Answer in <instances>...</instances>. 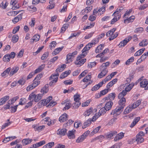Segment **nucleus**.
Listing matches in <instances>:
<instances>
[{
  "mask_svg": "<svg viewBox=\"0 0 148 148\" xmlns=\"http://www.w3.org/2000/svg\"><path fill=\"white\" fill-rule=\"evenodd\" d=\"M106 112H99L95 114V115L92 117V119H89L85 122L83 125L82 128L84 129L89 125L91 123V121H94L98 119L100 116L103 115L105 114Z\"/></svg>",
  "mask_w": 148,
  "mask_h": 148,
  "instance_id": "nucleus-1",
  "label": "nucleus"
},
{
  "mask_svg": "<svg viewBox=\"0 0 148 148\" xmlns=\"http://www.w3.org/2000/svg\"><path fill=\"white\" fill-rule=\"evenodd\" d=\"M141 100H139L137 101L132 105H130L125 109L124 111H131L138 106L141 103Z\"/></svg>",
  "mask_w": 148,
  "mask_h": 148,
  "instance_id": "nucleus-2",
  "label": "nucleus"
},
{
  "mask_svg": "<svg viewBox=\"0 0 148 148\" xmlns=\"http://www.w3.org/2000/svg\"><path fill=\"white\" fill-rule=\"evenodd\" d=\"M145 135L144 133L142 131L139 132L136 136V141L138 143H141L144 141V139L143 136Z\"/></svg>",
  "mask_w": 148,
  "mask_h": 148,
  "instance_id": "nucleus-3",
  "label": "nucleus"
},
{
  "mask_svg": "<svg viewBox=\"0 0 148 148\" xmlns=\"http://www.w3.org/2000/svg\"><path fill=\"white\" fill-rule=\"evenodd\" d=\"M80 96L79 95L76 94L74 96V100L76 102L75 103L74 105L73 106V108H77L80 105L81 103L79 101Z\"/></svg>",
  "mask_w": 148,
  "mask_h": 148,
  "instance_id": "nucleus-4",
  "label": "nucleus"
},
{
  "mask_svg": "<svg viewBox=\"0 0 148 148\" xmlns=\"http://www.w3.org/2000/svg\"><path fill=\"white\" fill-rule=\"evenodd\" d=\"M37 79H34L33 81V83L32 84L30 85L27 88V90L29 91L32 90L33 88L37 86L40 83V81H37Z\"/></svg>",
  "mask_w": 148,
  "mask_h": 148,
  "instance_id": "nucleus-5",
  "label": "nucleus"
},
{
  "mask_svg": "<svg viewBox=\"0 0 148 148\" xmlns=\"http://www.w3.org/2000/svg\"><path fill=\"white\" fill-rule=\"evenodd\" d=\"M113 104V103L112 101L108 102L106 103L105 106L101 108L99 111H105V110L108 111L110 110Z\"/></svg>",
  "mask_w": 148,
  "mask_h": 148,
  "instance_id": "nucleus-6",
  "label": "nucleus"
},
{
  "mask_svg": "<svg viewBox=\"0 0 148 148\" xmlns=\"http://www.w3.org/2000/svg\"><path fill=\"white\" fill-rule=\"evenodd\" d=\"M59 75V74L57 73L56 74L52 75L50 77L49 79H53L52 81L50 82L49 84L50 86H51L53 83H56L58 80V77Z\"/></svg>",
  "mask_w": 148,
  "mask_h": 148,
  "instance_id": "nucleus-7",
  "label": "nucleus"
},
{
  "mask_svg": "<svg viewBox=\"0 0 148 148\" xmlns=\"http://www.w3.org/2000/svg\"><path fill=\"white\" fill-rule=\"evenodd\" d=\"M140 84L141 87H145V90H148V82L146 79L143 80L140 82Z\"/></svg>",
  "mask_w": 148,
  "mask_h": 148,
  "instance_id": "nucleus-8",
  "label": "nucleus"
},
{
  "mask_svg": "<svg viewBox=\"0 0 148 148\" xmlns=\"http://www.w3.org/2000/svg\"><path fill=\"white\" fill-rule=\"evenodd\" d=\"M75 130H73L71 131H69L68 132L67 136L70 139H74L75 138Z\"/></svg>",
  "mask_w": 148,
  "mask_h": 148,
  "instance_id": "nucleus-9",
  "label": "nucleus"
},
{
  "mask_svg": "<svg viewBox=\"0 0 148 148\" xmlns=\"http://www.w3.org/2000/svg\"><path fill=\"white\" fill-rule=\"evenodd\" d=\"M67 130L65 128L59 129L57 131L56 133L58 135L64 136L66 134Z\"/></svg>",
  "mask_w": 148,
  "mask_h": 148,
  "instance_id": "nucleus-10",
  "label": "nucleus"
},
{
  "mask_svg": "<svg viewBox=\"0 0 148 148\" xmlns=\"http://www.w3.org/2000/svg\"><path fill=\"white\" fill-rule=\"evenodd\" d=\"M68 118V115L66 113H64L60 117L59 120L60 122H63L67 120Z\"/></svg>",
  "mask_w": 148,
  "mask_h": 148,
  "instance_id": "nucleus-11",
  "label": "nucleus"
},
{
  "mask_svg": "<svg viewBox=\"0 0 148 148\" xmlns=\"http://www.w3.org/2000/svg\"><path fill=\"white\" fill-rule=\"evenodd\" d=\"M22 14H21L19 15H18L17 16L15 17L12 20L13 22L14 23H16L18 22L19 21L21 20L22 18Z\"/></svg>",
  "mask_w": 148,
  "mask_h": 148,
  "instance_id": "nucleus-12",
  "label": "nucleus"
},
{
  "mask_svg": "<svg viewBox=\"0 0 148 148\" xmlns=\"http://www.w3.org/2000/svg\"><path fill=\"white\" fill-rule=\"evenodd\" d=\"M124 133L121 132L116 135L114 138V141H116L120 139H122L124 136Z\"/></svg>",
  "mask_w": 148,
  "mask_h": 148,
  "instance_id": "nucleus-13",
  "label": "nucleus"
},
{
  "mask_svg": "<svg viewBox=\"0 0 148 148\" xmlns=\"http://www.w3.org/2000/svg\"><path fill=\"white\" fill-rule=\"evenodd\" d=\"M102 70V71L99 74L98 77L99 78H101L105 76L108 72V70Z\"/></svg>",
  "mask_w": 148,
  "mask_h": 148,
  "instance_id": "nucleus-14",
  "label": "nucleus"
},
{
  "mask_svg": "<svg viewBox=\"0 0 148 148\" xmlns=\"http://www.w3.org/2000/svg\"><path fill=\"white\" fill-rule=\"evenodd\" d=\"M71 72V71L70 70L65 71L60 76V78L61 79L67 77V75H69Z\"/></svg>",
  "mask_w": 148,
  "mask_h": 148,
  "instance_id": "nucleus-15",
  "label": "nucleus"
},
{
  "mask_svg": "<svg viewBox=\"0 0 148 148\" xmlns=\"http://www.w3.org/2000/svg\"><path fill=\"white\" fill-rule=\"evenodd\" d=\"M133 86V85L130 86V84L129 85H128V88L127 87L126 88H125V90H123L122 92H121L122 94L123 95V96H125V95L127 93V92L129 91L130 90H131Z\"/></svg>",
  "mask_w": 148,
  "mask_h": 148,
  "instance_id": "nucleus-16",
  "label": "nucleus"
},
{
  "mask_svg": "<svg viewBox=\"0 0 148 148\" xmlns=\"http://www.w3.org/2000/svg\"><path fill=\"white\" fill-rule=\"evenodd\" d=\"M32 141V139H25L22 140V143L23 145H25L30 143Z\"/></svg>",
  "mask_w": 148,
  "mask_h": 148,
  "instance_id": "nucleus-17",
  "label": "nucleus"
},
{
  "mask_svg": "<svg viewBox=\"0 0 148 148\" xmlns=\"http://www.w3.org/2000/svg\"><path fill=\"white\" fill-rule=\"evenodd\" d=\"M9 99V97L8 96H5L0 99V105H2Z\"/></svg>",
  "mask_w": 148,
  "mask_h": 148,
  "instance_id": "nucleus-18",
  "label": "nucleus"
},
{
  "mask_svg": "<svg viewBox=\"0 0 148 148\" xmlns=\"http://www.w3.org/2000/svg\"><path fill=\"white\" fill-rule=\"evenodd\" d=\"M18 69L19 68L18 66H15L13 67L10 72L9 75L10 76H12L14 74L18 71Z\"/></svg>",
  "mask_w": 148,
  "mask_h": 148,
  "instance_id": "nucleus-19",
  "label": "nucleus"
},
{
  "mask_svg": "<svg viewBox=\"0 0 148 148\" xmlns=\"http://www.w3.org/2000/svg\"><path fill=\"white\" fill-rule=\"evenodd\" d=\"M103 85L102 82H100L98 84H97L93 86L91 90L92 91L96 90L101 87Z\"/></svg>",
  "mask_w": 148,
  "mask_h": 148,
  "instance_id": "nucleus-20",
  "label": "nucleus"
},
{
  "mask_svg": "<svg viewBox=\"0 0 148 148\" xmlns=\"http://www.w3.org/2000/svg\"><path fill=\"white\" fill-rule=\"evenodd\" d=\"M16 138V137L15 136L8 137L5 138L3 141V142L4 143H6L10 140H12Z\"/></svg>",
  "mask_w": 148,
  "mask_h": 148,
  "instance_id": "nucleus-21",
  "label": "nucleus"
},
{
  "mask_svg": "<svg viewBox=\"0 0 148 148\" xmlns=\"http://www.w3.org/2000/svg\"><path fill=\"white\" fill-rule=\"evenodd\" d=\"M114 16V18L111 20V24H114L115 22L117 21L118 20H119L121 18V15H117V17L116 16V15Z\"/></svg>",
  "mask_w": 148,
  "mask_h": 148,
  "instance_id": "nucleus-22",
  "label": "nucleus"
},
{
  "mask_svg": "<svg viewBox=\"0 0 148 148\" xmlns=\"http://www.w3.org/2000/svg\"><path fill=\"white\" fill-rule=\"evenodd\" d=\"M11 69L10 67L7 68L1 74V76L3 77L6 76L7 75H8Z\"/></svg>",
  "mask_w": 148,
  "mask_h": 148,
  "instance_id": "nucleus-23",
  "label": "nucleus"
},
{
  "mask_svg": "<svg viewBox=\"0 0 148 148\" xmlns=\"http://www.w3.org/2000/svg\"><path fill=\"white\" fill-rule=\"evenodd\" d=\"M117 134V132L116 131L111 132L109 134H108L106 135L107 138H110L113 136Z\"/></svg>",
  "mask_w": 148,
  "mask_h": 148,
  "instance_id": "nucleus-24",
  "label": "nucleus"
},
{
  "mask_svg": "<svg viewBox=\"0 0 148 148\" xmlns=\"http://www.w3.org/2000/svg\"><path fill=\"white\" fill-rule=\"evenodd\" d=\"M104 45H103L101 44L97 47L95 49V52L96 53H99L100 52L103 50Z\"/></svg>",
  "mask_w": 148,
  "mask_h": 148,
  "instance_id": "nucleus-25",
  "label": "nucleus"
},
{
  "mask_svg": "<svg viewBox=\"0 0 148 148\" xmlns=\"http://www.w3.org/2000/svg\"><path fill=\"white\" fill-rule=\"evenodd\" d=\"M27 10L31 13H33L37 11V8L32 6H28L27 8Z\"/></svg>",
  "mask_w": 148,
  "mask_h": 148,
  "instance_id": "nucleus-26",
  "label": "nucleus"
},
{
  "mask_svg": "<svg viewBox=\"0 0 148 148\" xmlns=\"http://www.w3.org/2000/svg\"><path fill=\"white\" fill-rule=\"evenodd\" d=\"M42 94H40L37 95H35L34 101L36 102H38L42 99Z\"/></svg>",
  "mask_w": 148,
  "mask_h": 148,
  "instance_id": "nucleus-27",
  "label": "nucleus"
},
{
  "mask_svg": "<svg viewBox=\"0 0 148 148\" xmlns=\"http://www.w3.org/2000/svg\"><path fill=\"white\" fill-rule=\"evenodd\" d=\"M45 66V64H42L41 66H40L38 69L35 71V73L36 74L40 72L44 69Z\"/></svg>",
  "mask_w": 148,
  "mask_h": 148,
  "instance_id": "nucleus-28",
  "label": "nucleus"
},
{
  "mask_svg": "<svg viewBox=\"0 0 148 148\" xmlns=\"http://www.w3.org/2000/svg\"><path fill=\"white\" fill-rule=\"evenodd\" d=\"M135 18V17L134 16H131L129 18H128V19L125 20H124V23H129L130 22H132L133 21L134 19Z\"/></svg>",
  "mask_w": 148,
  "mask_h": 148,
  "instance_id": "nucleus-29",
  "label": "nucleus"
},
{
  "mask_svg": "<svg viewBox=\"0 0 148 148\" xmlns=\"http://www.w3.org/2000/svg\"><path fill=\"white\" fill-rule=\"evenodd\" d=\"M101 126H99L98 127L95 128L93 131L91 132L90 134L92 136L94 134L97 133L101 128Z\"/></svg>",
  "mask_w": 148,
  "mask_h": 148,
  "instance_id": "nucleus-30",
  "label": "nucleus"
},
{
  "mask_svg": "<svg viewBox=\"0 0 148 148\" xmlns=\"http://www.w3.org/2000/svg\"><path fill=\"white\" fill-rule=\"evenodd\" d=\"M85 139H86V138L84 136V135H82L78 138L76 140V142L77 143H80L84 140Z\"/></svg>",
  "mask_w": 148,
  "mask_h": 148,
  "instance_id": "nucleus-31",
  "label": "nucleus"
},
{
  "mask_svg": "<svg viewBox=\"0 0 148 148\" xmlns=\"http://www.w3.org/2000/svg\"><path fill=\"white\" fill-rule=\"evenodd\" d=\"M63 48V47L58 48L55 49V51L52 53L53 56H54L59 53Z\"/></svg>",
  "mask_w": 148,
  "mask_h": 148,
  "instance_id": "nucleus-32",
  "label": "nucleus"
},
{
  "mask_svg": "<svg viewBox=\"0 0 148 148\" xmlns=\"http://www.w3.org/2000/svg\"><path fill=\"white\" fill-rule=\"evenodd\" d=\"M109 51V50L107 48L105 49L103 51V52L101 53H100L98 54L96 56L97 57H101L103 55H104L106 53H107Z\"/></svg>",
  "mask_w": 148,
  "mask_h": 148,
  "instance_id": "nucleus-33",
  "label": "nucleus"
},
{
  "mask_svg": "<svg viewBox=\"0 0 148 148\" xmlns=\"http://www.w3.org/2000/svg\"><path fill=\"white\" fill-rule=\"evenodd\" d=\"M54 142H51L49 143L47 145H44L43 147V148H50L54 146Z\"/></svg>",
  "mask_w": 148,
  "mask_h": 148,
  "instance_id": "nucleus-34",
  "label": "nucleus"
},
{
  "mask_svg": "<svg viewBox=\"0 0 148 148\" xmlns=\"http://www.w3.org/2000/svg\"><path fill=\"white\" fill-rule=\"evenodd\" d=\"M145 50V48H143L136 52L134 54L135 56H138L141 55Z\"/></svg>",
  "mask_w": 148,
  "mask_h": 148,
  "instance_id": "nucleus-35",
  "label": "nucleus"
},
{
  "mask_svg": "<svg viewBox=\"0 0 148 148\" xmlns=\"http://www.w3.org/2000/svg\"><path fill=\"white\" fill-rule=\"evenodd\" d=\"M48 85L46 84L44 87L41 90V92H43V94L44 93H46L48 91Z\"/></svg>",
  "mask_w": 148,
  "mask_h": 148,
  "instance_id": "nucleus-36",
  "label": "nucleus"
},
{
  "mask_svg": "<svg viewBox=\"0 0 148 148\" xmlns=\"http://www.w3.org/2000/svg\"><path fill=\"white\" fill-rule=\"evenodd\" d=\"M72 56L71 54L69 53L66 56V60L67 61L66 63L68 64L70 62H72Z\"/></svg>",
  "mask_w": 148,
  "mask_h": 148,
  "instance_id": "nucleus-37",
  "label": "nucleus"
},
{
  "mask_svg": "<svg viewBox=\"0 0 148 148\" xmlns=\"http://www.w3.org/2000/svg\"><path fill=\"white\" fill-rule=\"evenodd\" d=\"M21 106L20 105L18 104L16 105L12 108V110H14L15 111H16L17 109H18V110H23L21 108Z\"/></svg>",
  "mask_w": 148,
  "mask_h": 148,
  "instance_id": "nucleus-38",
  "label": "nucleus"
},
{
  "mask_svg": "<svg viewBox=\"0 0 148 148\" xmlns=\"http://www.w3.org/2000/svg\"><path fill=\"white\" fill-rule=\"evenodd\" d=\"M126 102V100L125 98H122L120 99L118 102L119 104L124 106Z\"/></svg>",
  "mask_w": 148,
  "mask_h": 148,
  "instance_id": "nucleus-39",
  "label": "nucleus"
},
{
  "mask_svg": "<svg viewBox=\"0 0 148 148\" xmlns=\"http://www.w3.org/2000/svg\"><path fill=\"white\" fill-rule=\"evenodd\" d=\"M124 106L119 104L116 108L115 109L114 111H123L124 108Z\"/></svg>",
  "mask_w": 148,
  "mask_h": 148,
  "instance_id": "nucleus-40",
  "label": "nucleus"
},
{
  "mask_svg": "<svg viewBox=\"0 0 148 148\" xmlns=\"http://www.w3.org/2000/svg\"><path fill=\"white\" fill-rule=\"evenodd\" d=\"M19 37L17 35L13 36L12 38V41L14 43L17 42L18 40Z\"/></svg>",
  "mask_w": 148,
  "mask_h": 148,
  "instance_id": "nucleus-41",
  "label": "nucleus"
},
{
  "mask_svg": "<svg viewBox=\"0 0 148 148\" xmlns=\"http://www.w3.org/2000/svg\"><path fill=\"white\" fill-rule=\"evenodd\" d=\"M71 106L72 104L71 103L69 102L66 103L65 106L63 109V110H68L71 108Z\"/></svg>",
  "mask_w": 148,
  "mask_h": 148,
  "instance_id": "nucleus-42",
  "label": "nucleus"
},
{
  "mask_svg": "<svg viewBox=\"0 0 148 148\" xmlns=\"http://www.w3.org/2000/svg\"><path fill=\"white\" fill-rule=\"evenodd\" d=\"M91 77V75L89 74L84 78V79L82 80V81L85 82L89 81H90Z\"/></svg>",
  "mask_w": 148,
  "mask_h": 148,
  "instance_id": "nucleus-43",
  "label": "nucleus"
},
{
  "mask_svg": "<svg viewBox=\"0 0 148 148\" xmlns=\"http://www.w3.org/2000/svg\"><path fill=\"white\" fill-rule=\"evenodd\" d=\"M112 78L111 76L110 75H108L107 76L106 78L103 80L101 82H102L103 84H104L106 82L110 80Z\"/></svg>",
  "mask_w": 148,
  "mask_h": 148,
  "instance_id": "nucleus-44",
  "label": "nucleus"
},
{
  "mask_svg": "<svg viewBox=\"0 0 148 148\" xmlns=\"http://www.w3.org/2000/svg\"><path fill=\"white\" fill-rule=\"evenodd\" d=\"M115 96L116 94L115 93H112L109 94L108 97L110 100L112 99L113 100L115 97Z\"/></svg>",
  "mask_w": 148,
  "mask_h": 148,
  "instance_id": "nucleus-45",
  "label": "nucleus"
},
{
  "mask_svg": "<svg viewBox=\"0 0 148 148\" xmlns=\"http://www.w3.org/2000/svg\"><path fill=\"white\" fill-rule=\"evenodd\" d=\"M86 61V59H83L79 60L77 62H75V64L77 65H80V66L82 65Z\"/></svg>",
  "mask_w": 148,
  "mask_h": 148,
  "instance_id": "nucleus-46",
  "label": "nucleus"
},
{
  "mask_svg": "<svg viewBox=\"0 0 148 148\" xmlns=\"http://www.w3.org/2000/svg\"><path fill=\"white\" fill-rule=\"evenodd\" d=\"M21 11H12L9 12V14L8 15H10L14 16L15 15L17 14L18 13H19Z\"/></svg>",
  "mask_w": 148,
  "mask_h": 148,
  "instance_id": "nucleus-47",
  "label": "nucleus"
},
{
  "mask_svg": "<svg viewBox=\"0 0 148 148\" xmlns=\"http://www.w3.org/2000/svg\"><path fill=\"white\" fill-rule=\"evenodd\" d=\"M134 60V57H132L130 59H128L126 62L125 64L126 65H129L131 63L133 62Z\"/></svg>",
  "mask_w": 148,
  "mask_h": 148,
  "instance_id": "nucleus-48",
  "label": "nucleus"
},
{
  "mask_svg": "<svg viewBox=\"0 0 148 148\" xmlns=\"http://www.w3.org/2000/svg\"><path fill=\"white\" fill-rule=\"evenodd\" d=\"M35 94L32 93L29 95L28 99L30 100H32L31 101L35 100Z\"/></svg>",
  "mask_w": 148,
  "mask_h": 148,
  "instance_id": "nucleus-49",
  "label": "nucleus"
},
{
  "mask_svg": "<svg viewBox=\"0 0 148 148\" xmlns=\"http://www.w3.org/2000/svg\"><path fill=\"white\" fill-rule=\"evenodd\" d=\"M121 113V112H112L110 113L111 115H113V117L117 116Z\"/></svg>",
  "mask_w": 148,
  "mask_h": 148,
  "instance_id": "nucleus-50",
  "label": "nucleus"
},
{
  "mask_svg": "<svg viewBox=\"0 0 148 148\" xmlns=\"http://www.w3.org/2000/svg\"><path fill=\"white\" fill-rule=\"evenodd\" d=\"M9 57V56H8L7 54L5 55L3 57V60L5 62H9L10 59Z\"/></svg>",
  "mask_w": 148,
  "mask_h": 148,
  "instance_id": "nucleus-51",
  "label": "nucleus"
},
{
  "mask_svg": "<svg viewBox=\"0 0 148 148\" xmlns=\"http://www.w3.org/2000/svg\"><path fill=\"white\" fill-rule=\"evenodd\" d=\"M20 27L19 26H18L14 28L13 30L12 33L15 34L19 30Z\"/></svg>",
  "mask_w": 148,
  "mask_h": 148,
  "instance_id": "nucleus-52",
  "label": "nucleus"
},
{
  "mask_svg": "<svg viewBox=\"0 0 148 148\" xmlns=\"http://www.w3.org/2000/svg\"><path fill=\"white\" fill-rule=\"evenodd\" d=\"M81 125V123L80 121H78L77 122H75L74 124V127L76 128H78Z\"/></svg>",
  "mask_w": 148,
  "mask_h": 148,
  "instance_id": "nucleus-53",
  "label": "nucleus"
},
{
  "mask_svg": "<svg viewBox=\"0 0 148 148\" xmlns=\"http://www.w3.org/2000/svg\"><path fill=\"white\" fill-rule=\"evenodd\" d=\"M56 104V102L52 101L48 105H47V107H52Z\"/></svg>",
  "mask_w": 148,
  "mask_h": 148,
  "instance_id": "nucleus-54",
  "label": "nucleus"
},
{
  "mask_svg": "<svg viewBox=\"0 0 148 148\" xmlns=\"http://www.w3.org/2000/svg\"><path fill=\"white\" fill-rule=\"evenodd\" d=\"M104 136L102 135H100L99 136H97V137L95 139H94L92 140L91 141V142H94V141L96 140L97 139H100L101 140H103L104 138Z\"/></svg>",
  "mask_w": 148,
  "mask_h": 148,
  "instance_id": "nucleus-55",
  "label": "nucleus"
},
{
  "mask_svg": "<svg viewBox=\"0 0 148 148\" xmlns=\"http://www.w3.org/2000/svg\"><path fill=\"white\" fill-rule=\"evenodd\" d=\"M99 10L100 15H101V14H102L103 13V12L105 11V7H102L100 9H99Z\"/></svg>",
  "mask_w": 148,
  "mask_h": 148,
  "instance_id": "nucleus-56",
  "label": "nucleus"
},
{
  "mask_svg": "<svg viewBox=\"0 0 148 148\" xmlns=\"http://www.w3.org/2000/svg\"><path fill=\"white\" fill-rule=\"evenodd\" d=\"M148 55V52H147V53H144L140 57V58L142 60H144L147 57Z\"/></svg>",
  "mask_w": 148,
  "mask_h": 148,
  "instance_id": "nucleus-57",
  "label": "nucleus"
},
{
  "mask_svg": "<svg viewBox=\"0 0 148 148\" xmlns=\"http://www.w3.org/2000/svg\"><path fill=\"white\" fill-rule=\"evenodd\" d=\"M127 43V42L124 39L119 43V45L121 47H124Z\"/></svg>",
  "mask_w": 148,
  "mask_h": 148,
  "instance_id": "nucleus-58",
  "label": "nucleus"
},
{
  "mask_svg": "<svg viewBox=\"0 0 148 148\" xmlns=\"http://www.w3.org/2000/svg\"><path fill=\"white\" fill-rule=\"evenodd\" d=\"M49 55L48 52H46L42 56L41 58L42 60H44L46 59Z\"/></svg>",
  "mask_w": 148,
  "mask_h": 148,
  "instance_id": "nucleus-59",
  "label": "nucleus"
},
{
  "mask_svg": "<svg viewBox=\"0 0 148 148\" xmlns=\"http://www.w3.org/2000/svg\"><path fill=\"white\" fill-rule=\"evenodd\" d=\"M33 37L35 40V42H36L39 40L40 38V36L38 35H36L34 36Z\"/></svg>",
  "mask_w": 148,
  "mask_h": 148,
  "instance_id": "nucleus-60",
  "label": "nucleus"
},
{
  "mask_svg": "<svg viewBox=\"0 0 148 148\" xmlns=\"http://www.w3.org/2000/svg\"><path fill=\"white\" fill-rule=\"evenodd\" d=\"M38 104L39 105H43V106H45L46 105V101L45 99H43L41 100L38 103Z\"/></svg>",
  "mask_w": 148,
  "mask_h": 148,
  "instance_id": "nucleus-61",
  "label": "nucleus"
},
{
  "mask_svg": "<svg viewBox=\"0 0 148 148\" xmlns=\"http://www.w3.org/2000/svg\"><path fill=\"white\" fill-rule=\"evenodd\" d=\"M25 99L21 98L20 99V101L18 104L22 106L25 104Z\"/></svg>",
  "mask_w": 148,
  "mask_h": 148,
  "instance_id": "nucleus-62",
  "label": "nucleus"
},
{
  "mask_svg": "<svg viewBox=\"0 0 148 148\" xmlns=\"http://www.w3.org/2000/svg\"><path fill=\"white\" fill-rule=\"evenodd\" d=\"M148 6L147 4H145L143 5H141L139 8V9L140 10H144Z\"/></svg>",
  "mask_w": 148,
  "mask_h": 148,
  "instance_id": "nucleus-63",
  "label": "nucleus"
},
{
  "mask_svg": "<svg viewBox=\"0 0 148 148\" xmlns=\"http://www.w3.org/2000/svg\"><path fill=\"white\" fill-rule=\"evenodd\" d=\"M96 18V16H94L93 15H91L88 18L89 20L93 21L95 20Z\"/></svg>",
  "mask_w": 148,
  "mask_h": 148,
  "instance_id": "nucleus-64",
  "label": "nucleus"
}]
</instances>
